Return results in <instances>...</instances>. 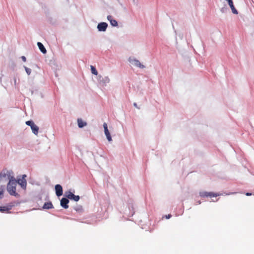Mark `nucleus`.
Wrapping results in <instances>:
<instances>
[{
    "label": "nucleus",
    "mask_w": 254,
    "mask_h": 254,
    "mask_svg": "<svg viewBox=\"0 0 254 254\" xmlns=\"http://www.w3.org/2000/svg\"><path fill=\"white\" fill-rule=\"evenodd\" d=\"M16 180L14 177L10 178V180L7 185V190L10 195L19 198L20 195L16 192Z\"/></svg>",
    "instance_id": "f257e3e1"
},
{
    "label": "nucleus",
    "mask_w": 254,
    "mask_h": 254,
    "mask_svg": "<svg viewBox=\"0 0 254 254\" xmlns=\"http://www.w3.org/2000/svg\"><path fill=\"white\" fill-rule=\"evenodd\" d=\"M13 174V172L11 170L8 171L6 169H3L0 173V181H1L3 179H6V177L10 180V178L13 177L11 176V174Z\"/></svg>",
    "instance_id": "f03ea898"
},
{
    "label": "nucleus",
    "mask_w": 254,
    "mask_h": 254,
    "mask_svg": "<svg viewBox=\"0 0 254 254\" xmlns=\"http://www.w3.org/2000/svg\"><path fill=\"white\" fill-rule=\"evenodd\" d=\"M25 123H26V125L30 127L32 132L35 135L38 134L39 128L37 126H36L34 124V123L33 121H32V120L27 121Z\"/></svg>",
    "instance_id": "7ed1b4c3"
},
{
    "label": "nucleus",
    "mask_w": 254,
    "mask_h": 254,
    "mask_svg": "<svg viewBox=\"0 0 254 254\" xmlns=\"http://www.w3.org/2000/svg\"><path fill=\"white\" fill-rule=\"evenodd\" d=\"M128 61L131 64L136 67L140 68H145V66L141 64L140 62L135 58L129 57Z\"/></svg>",
    "instance_id": "20e7f679"
},
{
    "label": "nucleus",
    "mask_w": 254,
    "mask_h": 254,
    "mask_svg": "<svg viewBox=\"0 0 254 254\" xmlns=\"http://www.w3.org/2000/svg\"><path fill=\"white\" fill-rule=\"evenodd\" d=\"M110 79L108 76H102L99 75L98 76V81L99 84L102 86H106L110 82Z\"/></svg>",
    "instance_id": "39448f33"
},
{
    "label": "nucleus",
    "mask_w": 254,
    "mask_h": 254,
    "mask_svg": "<svg viewBox=\"0 0 254 254\" xmlns=\"http://www.w3.org/2000/svg\"><path fill=\"white\" fill-rule=\"evenodd\" d=\"M26 177V175H23L21 178L16 180V184H18L21 188L24 190H26L27 185V182L25 179Z\"/></svg>",
    "instance_id": "423d86ee"
},
{
    "label": "nucleus",
    "mask_w": 254,
    "mask_h": 254,
    "mask_svg": "<svg viewBox=\"0 0 254 254\" xmlns=\"http://www.w3.org/2000/svg\"><path fill=\"white\" fill-rule=\"evenodd\" d=\"M108 24L105 22H101L98 24L97 28L99 32H105L107 29Z\"/></svg>",
    "instance_id": "0eeeda50"
},
{
    "label": "nucleus",
    "mask_w": 254,
    "mask_h": 254,
    "mask_svg": "<svg viewBox=\"0 0 254 254\" xmlns=\"http://www.w3.org/2000/svg\"><path fill=\"white\" fill-rule=\"evenodd\" d=\"M56 194L58 197H60L63 194V189L62 186L60 184H57L55 186Z\"/></svg>",
    "instance_id": "6e6552de"
},
{
    "label": "nucleus",
    "mask_w": 254,
    "mask_h": 254,
    "mask_svg": "<svg viewBox=\"0 0 254 254\" xmlns=\"http://www.w3.org/2000/svg\"><path fill=\"white\" fill-rule=\"evenodd\" d=\"M103 127L104 129V132L106 136L107 139L109 142L111 141L112 140V137L108 129V125L106 123H104L103 124Z\"/></svg>",
    "instance_id": "1a4fd4ad"
},
{
    "label": "nucleus",
    "mask_w": 254,
    "mask_h": 254,
    "mask_svg": "<svg viewBox=\"0 0 254 254\" xmlns=\"http://www.w3.org/2000/svg\"><path fill=\"white\" fill-rule=\"evenodd\" d=\"M69 202V201L68 198L64 197L60 200V205L63 208L67 209L69 207L68 204Z\"/></svg>",
    "instance_id": "9d476101"
},
{
    "label": "nucleus",
    "mask_w": 254,
    "mask_h": 254,
    "mask_svg": "<svg viewBox=\"0 0 254 254\" xmlns=\"http://www.w3.org/2000/svg\"><path fill=\"white\" fill-rule=\"evenodd\" d=\"M108 20L110 21L111 25L113 27H117L118 25V23L116 19H113V16L108 15L107 17Z\"/></svg>",
    "instance_id": "9b49d317"
},
{
    "label": "nucleus",
    "mask_w": 254,
    "mask_h": 254,
    "mask_svg": "<svg viewBox=\"0 0 254 254\" xmlns=\"http://www.w3.org/2000/svg\"><path fill=\"white\" fill-rule=\"evenodd\" d=\"M228 3L229 5L230 6L233 13H234L235 14H238V11L236 9V8L235 7V6H234V3H233V0H230L229 2H228Z\"/></svg>",
    "instance_id": "f8f14e48"
},
{
    "label": "nucleus",
    "mask_w": 254,
    "mask_h": 254,
    "mask_svg": "<svg viewBox=\"0 0 254 254\" xmlns=\"http://www.w3.org/2000/svg\"><path fill=\"white\" fill-rule=\"evenodd\" d=\"M53 208L54 206L51 201L45 202L42 207L43 209H50Z\"/></svg>",
    "instance_id": "ddd939ff"
},
{
    "label": "nucleus",
    "mask_w": 254,
    "mask_h": 254,
    "mask_svg": "<svg viewBox=\"0 0 254 254\" xmlns=\"http://www.w3.org/2000/svg\"><path fill=\"white\" fill-rule=\"evenodd\" d=\"M37 46H38L40 51L43 54H46L47 53V50L42 43L38 42L37 43Z\"/></svg>",
    "instance_id": "4468645a"
},
{
    "label": "nucleus",
    "mask_w": 254,
    "mask_h": 254,
    "mask_svg": "<svg viewBox=\"0 0 254 254\" xmlns=\"http://www.w3.org/2000/svg\"><path fill=\"white\" fill-rule=\"evenodd\" d=\"M77 124L79 128H82L87 125V123L83 121L81 119H78Z\"/></svg>",
    "instance_id": "2eb2a0df"
},
{
    "label": "nucleus",
    "mask_w": 254,
    "mask_h": 254,
    "mask_svg": "<svg viewBox=\"0 0 254 254\" xmlns=\"http://www.w3.org/2000/svg\"><path fill=\"white\" fill-rule=\"evenodd\" d=\"M73 194V193L70 190L66 191L65 192L64 194L65 196L64 197H66V198H68V199H70Z\"/></svg>",
    "instance_id": "dca6fc26"
},
{
    "label": "nucleus",
    "mask_w": 254,
    "mask_h": 254,
    "mask_svg": "<svg viewBox=\"0 0 254 254\" xmlns=\"http://www.w3.org/2000/svg\"><path fill=\"white\" fill-rule=\"evenodd\" d=\"M10 209V207L6 206H0V211L1 212H8Z\"/></svg>",
    "instance_id": "f3484780"
},
{
    "label": "nucleus",
    "mask_w": 254,
    "mask_h": 254,
    "mask_svg": "<svg viewBox=\"0 0 254 254\" xmlns=\"http://www.w3.org/2000/svg\"><path fill=\"white\" fill-rule=\"evenodd\" d=\"M221 194L219 193H214L213 192H208V197L209 196L210 197H216L220 195Z\"/></svg>",
    "instance_id": "a211bd4d"
},
{
    "label": "nucleus",
    "mask_w": 254,
    "mask_h": 254,
    "mask_svg": "<svg viewBox=\"0 0 254 254\" xmlns=\"http://www.w3.org/2000/svg\"><path fill=\"white\" fill-rule=\"evenodd\" d=\"M79 199L80 196L79 195H75L74 194H73L72 196L70 198V200H73L75 201H78Z\"/></svg>",
    "instance_id": "6ab92c4d"
},
{
    "label": "nucleus",
    "mask_w": 254,
    "mask_h": 254,
    "mask_svg": "<svg viewBox=\"0 0 254 254\" xmlns=\"http://www.w3.org/2000/svg\"><path fill=\"white\" fill-rule=\"evenodd\" d=\"M91 70L92 74L96 75L98 74V71L94 66L91 65Z\"/></svg>",
    "instance_id": "aec40b11"
},
{
    "label": "nucleus",
    "mask_w": 254,
    "mask_h": 254,
    "mask_svg": "<svg viewBox=\"0 0 254 254\" xmlns=\"http://www.w3.org/2000/svg\"><path fill=\"white\" fill-rule=\"evenodd\" d=\"M229 10V9L227 7V6L226 5H225L223 7H222L221 9H220V11L222 12V13H226L227 12V11Z\"/></svg>",
    "instance_id": "412c9836"
},
{
    "label": "nucleus",
    "mask_w": 254,
    "mask_h": 254,
    "mask_svg": "<svg viewBox=\"0 0 254 254\" xmlns=\"http://www.w3.org/2000/svg\"><path fill=\"white\" fill-rule=\"evenodd\" d=\"M199 195L201 197H208V192L207 191H200L199 192Z\"/></svg>",
    "instance_id": "4be33fe9"
},
{
    "label": "nucleus",
    "mask_w": 254,
    "mask_h": 254,
    "mask_svg": "<svg viewBox=\"0 0 254 254\" xmlns=\"http://www.w3.org/2000/svg\"><path fill=\"white\" fill-rule=\"evenodd\" d=\"M130 207H131V211L129 212V213L128 214H127V215H128V216H129V217L133 216V214H134V211H133V206H132V205H131V206H129L128 207V210H130Z\"/></svg>",
    "instance_id": "5701e85b"
},
{
    "label": "nucleus",
    "mask_w": 254,
    "mask_h": 254,
    "mask_svg": "<svg viewBox=\"0 0 254 254\" xmlns=\"http://www.w3.org/2000/svg\"><path fill=\"white\" fill-rule=\"evenodd\" d=\"M23 67H24V69L25 70V71L26 72L27 74L28 75H29L31 74V69L30 68L25 66H24Z\"/></svg>",
    "instance_id": "b1692460"
},
{
    "label": "nucleus",
    "mask_w": 254,
    "mask_h": 254,
    "mask_svg": "<svg viewBox=\"0 0 254 254\" xmlns=\"http://www.w3.org/2000/svg\"><path fill=\"white\" fill-rule=\"evenodd\" d=\"M74 209L76 211H80L82 210V206L80 205L77 206L76 207H75Z\"/></svg>",
    "instance_id": "393cba45"
},
{
    "label": "nucleus",
    "mask_w": 254,
    "mask_h": 254,
    "mask_svg": "<svg viewBox=\"0 0 254 254\" xmlns=\"http://www.w3.org/2000/svg\"><path fill=\"white\" fill-rule=\"evenodd\" d=\"M3 190H0V199L3 197Z\"/></svg>",
    "instance_id": "a878e982"
},
{
    "label": "nucleus",
    "mask_w": 254,
    "mask_h": 254,
    "mask_svg": "<svg viewBox=\"0 0 254 254\" xmlns=\"http://www.w3.org/2000/svg\"><path fill=\"white\" fill-rule=\"evenodd\" d=\"M21 58L23 62H26V57H25V56H22V57H21Z\"/></svg>",
    "instance_id": "bb28decb"
},
{
    "label": "nucleus",
    "mask_w": 254,
    "mask_h": 254,
    "mask_svg": "<svg viewBox=\"0 0 254 254\" xmlns=\"http://www.w3.org/2000/svg\"><path fill=\"white\" fill-rule=\"evenodd\" d=\"M172 217V215L171 214H168L167 215H165V217L166 219H169Z\"/></svg>",
    "instance_id": "cd10ccee"
},
{
    "label": "nucleus",
    "mask_w": 254,
    "mask_h": 254,
    "mask_svg": "<svg viewBox=\"0 0 254 254\" xmlns=\"http://www.w3.org/2000/svg\"><path fill=\"white\" fill-rule=\"evenodd\" d=\"M13 81H14V85H16V79L15 77H14L13 78Z\"/></svg>",
    "instance_id": "c85d7f7f"
},
{
    "label": "nucleus",
    "mask_w": 254,
    "mask_h": 254,
    "mask_svg": "<svg viewBox=\"0 0 254 254\" xmlns=\"http://www.w3.org/2000/svg\"><path fill=\"white\" fill-rule=\"evenodd\" d=\"M246 195L247 196H250V195H252V193H250V192H247V193H246Z\"/></svg>",
    "instance_id": "c756f323"
},
{
    "label": "nucleus",
    "mask_w": 254,
    "mask_h": 254,
    "mask_svg": "<svg viewBox=\"0 0 254 254\" xmlns=\"http://www.w3.org/2000/svg\"><path fill=\"white\" fill-rule=\"evenodd\" d=\"M133 106H134V107H135L136 108H138V107H137V104H136V103H133Z\"/></svg>",
    "instance_id": "7c9ffc66"
},
{
    "label": "nucleus",
    "mask_w": 254,
    "mask_h": 254,
    "mask_svg": "<svg viewBox=\"0 0 254 254\" xmlns=\"http://www.w3.org/2000/svg\"><path fill=\"white\" fill-rule=\"evenodd\" d=\"M197 203L198 204H201V201L200 200H199V201H197Z\"/></svg>",
    "instance_id": "2f4dec72"
},
{
    "label": "nucleus",
    "mask_w": 254,
    "mask_h": 254,
    "mask_svg": "<svg viewBox=\"0 0 254 254\" xmlns=\"http://www.w3.org/2000/svg\"><path fill=\"white\" fill-rule=\"evenodd\" d=\"M236 192H231L230 193H228V194H235L236 193Z\"/></svg>",
    "instance_id": "473e14b6"
}]
</instances>
